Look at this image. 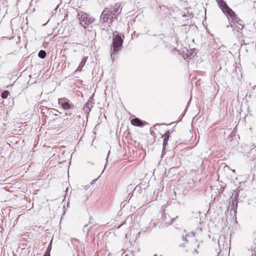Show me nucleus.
Returning a JSON list of instances; mask_svg holds the SVG:
<instances>
[{
	"instance_id": "22",
	"label": "nucleus",
	"mask_w": 256,
	"mask_h": 256,
	"mask_svg": "<svg viewBox=\"0 0 256 256\" xmlns=\"http://www.w3.org/2000/svg\"><path fill=\"white\" fill-rule=\"evenodd\" d=\"M178 216H176V218H174L172 219V222H174V220H176V218H178Z\"/></svg>"
},
{
	"instance_id": "13",
	"label": "nucleus",
	"mask_w": 256,
	"mask_h": 256,
	"mask_svg": "<svg viewBox=\"0 0 256 256\" xmlns=\"http://www.w3.org/2000/svg\"><path fill=\"white\" fill-rule=\"evenodd\" d=\"M52 240L49 244L43 256H50V252L52 250Z\"/></svg>"
},
{
	"instance_id": "4",
	"label": "nucleus",
	"mask_w": 256,
	"mask_h": 256,
	"mask_svg": "<svg viewBox=\"0 0 256 256\" xmlns=\"http://www.w3.org/2000/svg\"><path fill=\"white\" fill-rule=\"evenodd\" d=\"M76 18L79 20L80 24L83 26H84L85 25L92 24L95 20L94 17L82 11L78 12Z\"/></svg>"
},
{
	"instance_id": "23",
	"label": "nucleus",
	"mask_w": 256,
	"mask_h": 256,
	"mask_svg": "<svg viewBox=\"0 0 256 256\" xmlns=\"http://www.w3.org/2000/svg\"><path fill=\"white\" fill-rule=\"evenodd\" d=\"M96 180H93L92 182V184H93L95 182Z\"/></svg>"
},
{
	"instance_id": "9",
	"label": "nucleus",
	"mask_w": 256,
	"mask_h": 256,
	"mask_svg": "<svg viewBox=\"0 0 256 256\" xmlns=\"http://www.w3.org/2000/svg\"><path fill=\"white\" fill-rule=\"evenodd\" d=\"M230 200L231 202L230 203V207L231 208L230 210H233L234 214L236 215L238 208V202L232 196L230 198Z\"/></svg>"
},
{
	"instance_id": "12",
	"label": "nucleus",
	"mask_w": 256,
	"mask_h": 256,
	"mask_svg": "<svg viewBox=\"0 0 256 256\" xmlns=\"http://www.w3.org/2000/svg\"><path fill=\"white\" fill-rule=\"evenodd\" d=\"M87 60H88L87 56L84 57L82 59L81 62H80V64L78 66V67L77 69L76 70V71L80 72V71L82 70L84 66L85 65L86 62L87 61Z\"/></svg>"
},
{
	"instance_id": "18",
	"label": "nucleus",
	"mask_w": 256,
	"mask_h": 256,
	"mask_svg": "<svg viewBox=\"0 0 256 256\" xmlns=\"http://www.w3.org/2000/svg\"><path fill=\"white\" fill-rule=\"evenodd\" d=\"M134 252L132 250L128 251V254H126L124 256H134Z\"/></svg>"
},
{
	"instance_id": "21",
	"label": "nucleus",
	"mask_w": 256,
	"mask_h": 256,
	"mask_svg": "<svg viewBox=\"0 0 256 256\" xmlns=\"http://www.w3.org/2000/svg\"><path fill=\"white\" fill-rule=\"evenodd\" d=\"M230 27H231V28H232V25L230 22L229 23V24H228V25L226 26V27H227V28H228V27H230Z\"/></svg>"
},
{
	"instance_id": "5",
	"label": "nucleus",
	"mask_w": 256,
	"mask_h": 256,
	"mask_svg": "<svg viewBox=\"0 0 256 256\" xmlns=\"http://www.w3.org/2000/svg\"><path fill=\"white\" fill-rule=\"evenodd\" d=\"M58 104L64 110H72L74 106L67 98H62L58 99Z\"/></svg>"
},
{
	"instance_id": "15",
	"label": "nucleus",
	"mask_w": 256,
	"mask_h": 256,
	"mask_svg": "<svg viewBox=\"0 0 256 256\" xmlns=\"http://www.w3.org/2000/svg\"><path fill=\"white\" fill-rule=\"evenodd\" d=\"M10 92L8 90H4L2 92L1 94V97L3 99H5L8 98V95L9 94Z\"/></svg>"
},
{
	"instance_id": "25",
	"label": "nucleus",
	"mask_w": 256,
	"mask_h": 256,
	"mask_svg": "<svg viewBox=\"0 0 256 256\" xmlns=\"http://www.w3.org/2000/svg\"><path fill=\"white\" fill-rule=\"evenodd\" d=\"M154 256H158L156 254H155Z\"/></svg>"
},
{
	"instance_id": "16",
	"label": "nucleus",
	"mask_w": 256,
	"mask_h": 256,
	"mask_svg": "<svg viewBox=\"0 0 256 256\" xmlns=\"http://www.w3.org/2000/svg\"><path fill=\"white\" fill-rule=\"evenodd\" d=\"M88 224H85L84 228H83V232L84 233L88 234L90 228H88Z\"/></svg>"
},
{
	"instance_id": "10",
	"label": "nucleus",
	"mask_w": 256,
	"mask_h": 256,
	"mask_svg": "<svg viewBox=\"0 0 256 256\" xmlns=\"http://www.w3.org/2000/svg\"><path fill=\"white\" fill-rule=\"evenodd\" d=\"M145 122H144L138 118H134L131 120L132 125L142 127L144 126Z\"/></svg>"
},
{
	"instance_id": "1",
	"label": "nucleus",
	"mask_w": 256,
	"mask_h": 256,
	"mask_svg": "<svg viewBox=\"0 0 256 256\" xmlns=\"http://www.w3.org/2000/svg\"><path fill=\"white\" fill-rule=\"evenodd\" d=\"M122 10L120 5L118 4L114 6L105 8L100 15V24L106 23L110 26L114 20L117 18Z\"/></svg>"
},
{
	"instance_id": "14",
	"label": "nucleus",
	"mask_w": 256,
	"mask_h": 256,
	"mask_svg": "<svg viewBox=\"0 0 256 256\" xmlns=\"http://www.w3.org/2000/svg\"><path fill=\"white\" fill-rule=\"evenodd\" d=\"M46 56V53L44 50H40L38 53V56L41 58H44Z\"/></svg>"
},
{
	"instance_id": "20",
	"label": "nucleus",
	"mask_w": 256,
	"mask_h": 256,
	"mask_svg": "<svg viewBox=\"0 0 256 256\" xmlns=\"http://www.w3.org/2000/svg\"><path fill=\"white\" fill-rule=\"evenodd\" d=\"M238 192H236V193L235 194V195H234V198L235 200H236V199L238 198Z\"/></svg>"
},
{
	"instance_id": "17",
	"label": "nucleus",
	"mask_w": 256,
	"mask_h": 256,
	"mask_svg": "<svg viewBox=\"0 0 256 256\" xmlns=\"http://www.w3.org/2000/svg\"><path fill=\"white\" fill-rule=\"evenodd\" d=\"M196 54V49L192 50V52L190 53V56H194L195 54Z\"/></svg>"
},
{
	"instance_id": "7",
	"label": "nucleus",
	"mask_w": 256,
	"mask_h": 256,
	"mask_svg": "<svg viewBox=\"0 0 256 256\" xmlns=\"http://www.w3.org/2000/svg\"><path fill=\"white\" fill-rule=\"evenodd\" d=\"M91 98H92L90 97L83 108L84 111L88 114L91 111L92 108L93 107L94 104V103L90 100Z\"/></svg>"
},
{
	"instance_id": "11",
	"label": "nucleus",
	"mask_w": 256,
	"mask_h": 256,
	"mask_svg": "<svg viewBox=\"0 0 256 256\" xmlns=\"http://www.w3.org/2000/svg\"><path fill=\"white\" fill-rule=\"evenodd\" d=\"M183 232L184 234H182L181 238L183 240L184 242L179 244V247L180 248H184L185 246V244L188 242L187 238L188 236H189V234H186V231L185 230H183Z\"/></svg>"
},
{
	"instance_id": "6",
	"label": "nucleus",
	"mask_w": 256,
	"mask_h": 256,
	"mask_svg": "<svg viewBox=\"0 0 256 256\" xmlns=\"http://www.w3.org/2000/svg\"><path fill=\"white\" fill-rule=\"evenodd\" d=\"M172 132H170V130L166 131L164 134L162 136V138H164V142H163V148L162 150V154H164V151L166 149V148L168 146V142L169 140V138H170V134L172 133Z\"/></svg>"
},
{
	"instance_id": "24",
	"label": "nucleus",
	"mask_w": 256,
	"mask_h": 256,
	"mask_svg": "<svg viewBox=\"0 0 256 256\" xmlns=\"http://www.w3.org/2000/svg\"><path fill=\"white\" fill-rule=\"evenodd\" d=\"M194 252H195L196 254L198 253V252L196 249L194 250Z\"/></svg>"
},
{
	"instance_id": "2",
	"label": "nucleus",
	"mask_w": 256,
	"mask_h": 256,
	"mask_svg": "<svg viewBox=\"0 0 256 256\" xmlns=\"http://www.w3.org/2000/svg\"><path fill=\"white\" fill-rule=\"evenodd\" d=\"M216 1L223 13L231 18L232 22L235 24L238 30H242L244 28L243 22L236 16L235 12L228 6L224 0H216Z\"/></svg>"
},
{
	"instance_id": "8",
	"label": "nucleus",
	"mask_w": 256,
	"mask_h": 256,
	"mask_svg": "<svg viewBox=\"0 0 256 256\" xmlns=\"http://www.w3.org/2000/svg\"><path fill=\"white\" fill-rule=\"evenodd\" d=\"M246 256H256V246L253 244L246 252Z\"/></svg>"
},
{
	"instance_id": "3",
	"label": "nucleus",
	"mask_w": 256,
	"mask_h": 256,
	"mask_svg": "<svg viewBox=\"0 0 256 256\" xmlns=\"http://www.w3.org/2000/svg\"><path fill=\"white\" fill-rule=\"evenodd\" d=\"M124 38V36H122V38L120 34H119L114 35L112 44L110 48V56L112 58L115 55L116 53L121 50V48L123 44Z\"/></svg>"
},
{
	"instance_id": "19",
	"label": "nucleus",
	"mask_w": 256,
	"mask_h": 256,
	"mask_svg": "<svg viewBox=\"0 0 256 256\" xmlns=\"http://www.w3.org/2000/svg\"><path fill=\"white\" fill-rule=\"evenodd\" d=\"M72 115V114L71 112H66L64 114V116H70V118H71V116Z\"/></svg>"
}]
</instances>
